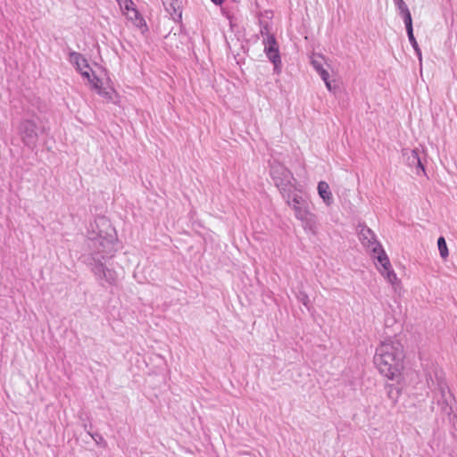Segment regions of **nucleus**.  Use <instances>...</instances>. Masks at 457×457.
<instances>
[{
  "label": "nucleus",
  "mask_w": 457,
  "mask_h": 457,
  "mask_svg": "<svg viewBox=\"0 0 457 457\" xmlns=\"http://www.w3.org/2000/svg\"><path fill=\"white\" fill-rule=\"evenodd\" d=\"M212 1L215 4H217V5H220V4H221L224 2V0H212Z\"/></svg>",
  "instance_id": "24"
},
{
  "label": "nucleus",
  "mask_w": 457,
  "mask_h": 457,
  "mask_svg": "<svg viewBox=\"0 0 457 457\" xmlns=\"http://www.w3.org/2000/svg\"><path fill=\"white\" fill-rule=\"evenodd\" d=\"M270 176L282 195L296 187L295 179L291 171L280 163L274 162L271 164Z\"/></svg>",
  "instance_id": "5"
},
{
  "label": "nucleus",
  "mask_w": 457,
  "mask_h": 457,
  "mask_svg": "<svg viewBox=\"0 0 457 457\" xmlns=\"http://www.w3.org/2000/svg\"><path fill=\"white\" fill-rule=\"evenodd\" d=\"M437 246H438V250L440 253V256L443 259H445L448 256L449 253H448V248H447L445 239L443 237H440L438 238Z\"/></svg>",
  "instance_id": "17"
},
{
  "label": "nucleus",
  "mask_w": 457,
  "mask_h": 457,
  "mask_svg": "<svg viewBox=\"0 0 457 457\" xmlns=\"http://www.w3.org/2000/svg\"><path fill=\"white\" fill-rule=\"evenodd\" d=\"M329 75L328 76H326V80H323L325 82V85H326V87L328 88V91H333V87H332V85H331V82L329 81Z\"/></svg>",
  "instance_id": "22"
},
{
  "label": "nucleus",
  "mask_w": 457,
  "mask_h": 457,
  "mask_svg": "<svg viewBox=\"0 0 457 457\" xmlns=\"http://www.w3.org/2000/svg\"><path fill=\"white\" fill-rule=\"evenodd\" d=\"M19 132L22 142L29 147H34L37 141V122L35 119L25 118L20 124Z\"/></svg>",
  "instance_id": "9"
},
{
  "label": "nucleus",
  "mask_w": 457,
  "mask_h": 457,
  "mask_svg": "<svg viewBox=\"0 0 457 457\" xmlns=\"http://www.w3.org/2000/svg\"><path fill=\"white\" fill-rule=\"evenodd\" d=\"M311 62L315 71L320 74L322 80H326V76H328V72L323 68V57L321 55L313 54L312 56Z\"/></svg>",
  "instance_id": "15"
},
{
  "label": "nucleus",
  "mask_w": 457,
  "mask_h": 457,
  "mask_svg": "<svg viewBox=\"0 0 457 457\" xmlns=\"http://www.w3.org/2000/svg\"><path fill=\"white\" fill-rule=\"evenodd\" d=\"M358 235L361 245L372 254L374 259L377 260V256L380 255V253H386L381 244L377 240L374 232L366 225L359 226Z\"/></svg>",
  "instance_id": "8"
},
{
  "label": "nucleus",
  "mask_w": 457,
  "mask_h": 457,
  "mask_svg": "<svg viewBox=\"0 0 457 457\" xmlns=\"http://www.w3.org/2000/svg\"><path fill=\"white\" fill-rule=\"evenodd\" d=\"M400 15L403 17L406 28V32L413 30L412 19L410 10L405 12L400 13Z\"/></svg>",
  "instance_id": "19"
},
{
  "label": "nucleus",
  "mask_w": 457,
  "mask_h": 457,
  "mask_svg": "<svg viewBox=\"0 0 457 457\" xmlns=\"http://www.w3.org/2000/svg\"><path fill=\"white\" fill-rule=\"evenodd\" d=\"M116 2L120 5L122 15L131 25L140 29L142 33L147 30L146 22L133 0H116Z\"/></svg>",
  "instance_id": "6"
},
{
  "label": "nucleus",
  "mask_w": 457,
  "mask_h": 457,
  "mask_svg": "<svg viewBox=\"0 0 457 457\" xmlns=\"http://www.w3.org/2000/svg\"><path fill=\"white\" fill-rule=\"evenodd\" d=\"M288 206L295 212V217L299 220L303 228L312 230L314 228V214L309 210V203L302 194V190L296 186L290 191L282 195Z\"/></svg>",
  "instance_id": "3"
},
{
  "label": "nucleus",
  "mask_w": 457,
  "mask_h": 457,
  "mask_svg": "<svg viewBox=\"0 0 457 457\" xmlns=\"http://www.w3.org/2000/svg\"><path fill=\"white\" fill-rule=\"evenodd\" d=\"M166 11L170 13L172 19L181 17L180 1L179 0H162Z\"/></svg>",
  "instance_id": "14"
},
{
  "label": "nucleus",
  "mask_w": 457,
  "mask_h": 457,
  "mask_svg": "<svg viewBox=\"0 0 457 457\" xmlns=\"http://www.w3.org/2000/svg\"><path fill=\"white\" fill-rule=\"evenodd\" d=\"M387 396L390 400H397L401 397V390L398 386L394 385L386 386Z\"/></svg>",
  "instance_id": "16"
},
{
  "label": "nucleus",
  "mask_w": 457,
  "mask_h": 457,
  "mask_svg": "<svg viewBox=\"0 0 457 457\" xmlns=\"http://www.w3.org/2000/svg\"><path fill=\"white\" fill-rule=\"evenodd\" d=\"M394 3L399 11V13L409 11L408 6L403 0H394Z\"/></svg>",
  "instance_id": "20"
},
{
  "label": "nucleus",
  "mask_w": 457,
  "mask_h": 457,
  "mask_svg": "<svg viewBox=\"0 0 457 457\" xmlns=\"http://www.w3.org/2000/svg\"><path fill=\"white\" fill-rule=\"evenodd\" d=\"M378 270L380 274L393 286L396 287L400 284V280L397 278L395 272L392 270V266L386 253H380V255L377 256Z\"/></svg>",
  "instance_id": "10"
},
{
  "label": "nucleus",
  "mask_w": 457,
  "mask_h": 457,
  "mask_svg": "<svg viewBox=\"0 0 457 457\" xmlns=\"http://www.w3.org/2000/svg\"><path fill=\"white\" fill-rule=\"evenodd\" d=\"M407 35H408L409 41H410L411 46L413 47L417 56L419 57L420 61H421V51H420L419 45L414 37L413 30L408 31Z\"/></svg>",
  "instance_id": "18"
},
{
  "label": "nucleus",
  "mask_w": 457,
  "mask_h": 457,
  "mask_svg": "<svg viewBox=\"0 0 457 457\" xmlns=\"http://www.w3.org/2000/svg\"><path fill=\"white\" fill-rule=\"evenodd\" d=\"M427 381L429 388V392H428V397L434 400H449L453 397L445 378L439 376L437 372L435 371L434 375L428 374Z\"/></svg>",
  "instance_id": "7"
},
{
  "label": "nucleus",
  "mask_w": 457,
  "mask_h": 457,
  "mask_svg": "<svg viewBox=\"0 0 457 457\" xmlns=\"http://www.w3.org/2000/svg\"><path fill=\"white\" fill-rule=\"evenodd\" d=\"M264 52L269 60L274 64V71L278 73L280 71L281 59L279 55L278 46L277 41L272 35H267L263 39Z\"/></svg>",
  "instance_id": "11"
},
{
  "label": "nucleus",
  "mask_w": 457,
  "mask_h": 457,
  "mask_svg": "<svg viewBox=\"0 0 457 457\" xmlns=\"http://www.w3.org/2000/svg\"><path fill=\"white\" fill-rule=\"evenodd\" d=\"M106 223V220L104 218L98 220V225L104 226Z\"/></svg>",
  "instance_id": "23"
},
{
  "label": "nucleus",
  "mask_w": 457,
  "mask_h": 457,
  "mask_svg": "<svg viewBox=\"0 0 457 457\" xmlns=\"http://www.w3.org/2000/svg\"><path fill=\"white\" fill-rule=\"evenodd\" d=\"M297 299L300 303H302L305 307L309 308V296L304 292H300L297 295Z\"/></svg>",
  "instance_id": "21"
},
{
  "label": "nucleus",
  "mask_w": 457,
  "mask_h": 457,
  "mask_svg": "<svg viewBox=\"0 0 457 457\" xmlns=\"http://www.w3.org/2000/svg\"><path fill=\"white\" fill-rule=\"evenodd\" d=\"M403 347L397 340H385L377 347L374 364L378 371L391 380H398L403 369Z\"/></svg>",
  "instance_id": "1"
},
{
  "label": "nucleus",
  "mask_w": 457,
  "mask_h": 457,
  "mask_svg": "<svg viewBox=\"0 0 457 457\" xmlns=\"http://www.w3.org/2000/svg\"><path fill=\"white\" fill-rule=\"evenodd\" d=\"M97 251L93 256L95 262L92 270L103 285L112 286L113 283L112 265L114 243L112 235L99 231L98 236L91 240Z\"/></svg>",
  "instance_id": "2"
},
{
  "label": "nucleus",
  "mask_w": 457,
  "mask_h": 457,
  "mask_svg": "<svg viewBox=\"0 0 457 457\" xmlns=\"http://www.w3.org/2000/svg\"><path fill=\"white\" fill-rule=\"evenodd\" d=\"M403 154L409 166L416 167L417 174H420V171L425 173V168L419 155L418 149H404L403 150Z\"/></svg>",
  "instance_id": "12"
},
{
  "label": "nucleus",
  "mask_w": 457,
  "mask_h": 457,
  "mask_svg": "<svg viewBox=\"0 0 457 457\" xmlns=\"http://www.w3.org/2000/svg\"><path fill=\"white\" fill-rule=\"evenodd\" d=\"M70 62L80 73L85 82L98 94H104L101 87L100 79L95 75L92 68L89 66L87 61L82 54L76 52H71L69 57Z\"/></svg>",
  "instance_id": "4"
},
{
  "label": "nucleus",
  "mask_w": 457,
  "mask_h": 457,
  "mask_svg": "<svg viewBox=\"0 0 457 457\" xmlns=\"http://www.w3.org/2000/svg\"><path fill=\"white\" fill-rule=\"evenodd\" d=\"M317 190L324 204L328 206H330L334 202V198L328 184L326 181H320L318 183Z\"/></svg>",
  "instance_id": "13"
}]
</instances>
